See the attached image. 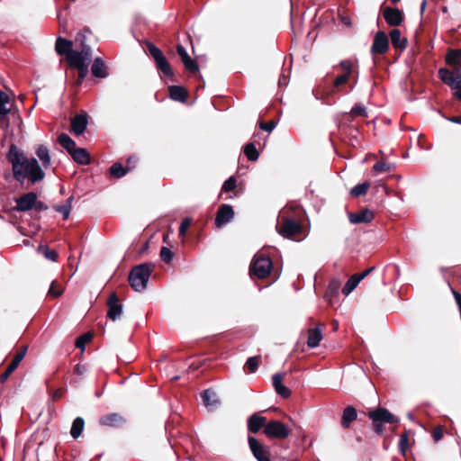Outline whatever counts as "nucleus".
Here are the masks:
<instances>
[{
  "label": "nucleus",
  "instance_id": "1",
  "mask_svg": "<svg viewBox=\"0 0 461 461\" xmlns=\"http://www.w3.org/2000/svg\"><path fill=\"white\" fill-rule=\"evenodd\" d=\"M55 50L58 55L65 57L69 69L77 71V77L72 86L76 94L86 77V49H74L72 41L59 36L55 42Z\"/></svg>",
  "mask_w": 461,
  "mask_h": 461
},
{
  "label": "nucleus",
  "instance_id": "2",
  "mask_svg": "<svg viewBox=\"0 0 461 461\" xmlns=\"http://www.w3.org/2000/svg\"><path fill=\"white\" fill-rule=\"evenodd\" d=\"M154 269L155 265L153 263H142L134 266L128 276L131 287L136 292L144 291Z\"/></svg>",
  "mask_w": 461,
  "mask_h": 461
},
{
  "label": "nucleus",
  "instance_id": "3",
  "mask_svg": "<svg viewBox=\"0 0 461 461\" xmlns=\"http://www.w3.org/2000/svg\"><path fill=\"white\" fill-rule=\"evenodd\" d=\"M341 68L343 73L333 80V87L337 92H342V87L352 80L353 83L349 85V89L345 91V94H348L354 88L357 81L358 72L355 69L353 62L349 59L341 60L339 65L335 67V68Z\"/></svg>",
  "mask_w": 461,
  "mask_h": 461
},
{
  "label": "nucleus",
  "instance_id": "4",
  "mask_svg": "<svg viewBox=\"0 0 461 461\" xmlns=\"http://www.w3.org/2000/svg\"><path fill=\"white\" fill-rule=\"evenodd\" d=\"M278 233L284 238L301 240L303 238L302 223L288 216H282L281 221L276 226Z\"/></svg>",
  "mask_w": 461,
  "mask_h": 461
},
{
  "label": "nucleus",
  "instance_id": "5",
  "mask_svg": "<svg viewBox=\"0 0 461 461\" xmlns=\"http://www.w3.org/2000/svg\"><path fill=\"white\" fill-rule=\"evenodd\" d=\"M145 46L149 55L154 59L157 69L159 70L165 77H169L172 81H174L173 68L162 50L149 41H145Z\"/></svg>",
  "mask_w": 461,
  "mask_h": 461
},
{
  "label": "nucleus",
  "instance_id": "6",
  "mask_svg": "<svg viewBox=\"0 0 461 461\" xmlns=\"http://www.w3.org/2000/svg\"><path fill=\"white\" fill-rule=\"evenodd\" d=\"M367 415L372 420L374 431L378 435H381L384 432V423L393 424L399 421V419L396 416L391 413L387 409L382 407L368 411Z\"/></svg>",
  "mask_w": 461,
  "mask_h": 461
},
{
  "label": "nucleus",
  "instance_id": "7",
  "mask_svg": "<svg viewBox=\"0 0 461 461\" xmlns=\"http://www.w3.org/2000/svg\"><path fill=\"white\" fill-rule=\"evenodd\" d=\"M75 346L80 349V352L72 359V362L77 361L73 366L72 375H77L78 378H73L71 383L77 384L82 382L83 375L86 370V365L84 363V352L86 348V332L77 338Z\"/></svg>",
  "mask_w": 461,
  "mask_h": 461
},
{
  "label": "nucleus",
  "instance_id": "8",
  "mask_svg": "<svg viewBox=\"0 0 461 461\" xmlns=\"http://www.w3.org/2000/svg\"><path fill=\"white\" fill-rule=\"evenodd\" d=\"M272 267L273 261L268 256L257 254L249 266V274L258 279H265L269 276Z\"/></svg>",
  "mask_w": 461,
  "mask_h": 461
},
{
  "label": "nucleus",
  "instance_id": "9",
  "mask_svg": "<svg viewBox=\"0 0 461 461\" xmlns=\"http://www.w3.org/2000/svg\"><path fill=\"white\" fill-rule=\"evenodd\" d=\"M438 77L452 89L456 90L455 96L461 101V70L459 68L451 71L446 68L438 69Z\"/></svg>",
  "mask_w": 461,
  "mask_h": 461
},
{
  "label": "nucleus",
  "instance_id": "10",
  "mask_svg": "<svg viewBox=\"0 0 461 461\" xmlns=\"http://www.w3.org/2000/svg\"><path fill=\"white\" fill-rule=\"evenodd\" d=\"M22 172H23V175L19 176V179H16L17 181L22 182L28 177L32 183H35L42 180L45 176L44 172L40 167L37 159L34 158L25 159V164L22 168Z\"/></svg>",
  "mask_w": 461,
  "mask_h": 461
},
{
  "label": "nucleus",
  "instance_id": "11",
  "mask_svg": "<svg viewBox=\"0 0 461 461\" xmlns=\"http://www.w3.org/2000/svg\"><path fill=\"white\" fill-rule=\"evenodd\" d=\"M263 433L269 438L283 440L290 435L291 430L282 421L271 420L268 421Z\"/></svg>",
  "mask_w": 461,
  "mask_h": 461
},
{
  "label": "nucleus",
  "instance_id": "12",
  "mask_svg": "<svg viewBox=\"0 0 461 461\" xmlns=\"http://www.w3.org/2000/svg\"><path fill=\"white\" fill-rule=\"evenodd\" d=\"M7 159L12 164L14 177L19 179V176L23 175L22 168L27 158L17 149L15 145L12 144L7 153Z\"/></svg>",
  "mask_w": 461,
  "mask_h": 461
},
{
  "label": "nucleus",
  "instance_id": "13",
  "mask_svg": "<svg viewBox=\"0 0 461 461\" xmlns=\"http://www.w3.org/2000/svg\"><path fill=\"white\" fill-rule=\"evenodd\" d=\"M248 442L250 451L258 461H271L269 447L252 436H249Z\"/></svg>",
  "mask_w": 461,
  "mask_h": 461
},
{
  "label": "nucleus",
  "instance_id": "14",
  "mask_svg": "<svg viewBox=\"0 0 461 461\" xmlns=\"http://www.w3.org/2000/svg\"><path fill=\"white\" fill-rule=\"evenodd\" d=\"M382 14L386 23L392 27H398L404 21L402 11L397 7L384 6L382 8Z\"/></svg>",
  "mask_w": 461,
  "mask_h": 461
},
{
  "label": "nucleus",
  "instance_id": "15",
  "mask_svg": "<svg viewBox=\"0 0 461 461\" xmlns=\"http://www.w3.org/2000/svg\"><path fill=\"white\" fill-rule=\"evenodd\" d=\"M235 216L233 207L230 204H221L217 210L215 216V225L217 228H221L227 223L230 222Z\"/></svg>",
  "mask_w": 461,
  "mask_h": 461
},
{
  "label": "nucleus",
  "instance_id": "16",
  "mask_svg": "<svg viewBox=\"0 0 461 461\" xmlns=\"http://www.w3.org/2000/svg\"><path fill=\"white\" fill-rule=\"evenodd\" d=\"M389 50V40L387 34L379 31L375 33L371 46V53L374 55H383Z\"/></svg>",
  "mask_w": 461,
  "mask_h": 461
},
{
  "label": "nucleus",
  "instance_id": "17",
  "mask_svg": "<svg viewBox=\"0 0 461 461\" xmlns=\"http://www.w3.org/2000/svg\"><path fill=\"white\" fill-rule=\"evenodd\" d=\"M14 103H11L10 97L5 92L0 93V121L5 122V127L9 126L7 114L11 113H18V109L14 110Z\"/></svg>",
  "mask_w": 461,
  "mask_h": 461
},
{
  "label": "nucleus",
  "instance_id": "18",
  "mask_svg": "<svg viewBox=\"0 0 461 461\" xmlns=\"http://www.w3.org/2000/svg\"><path fill=\"white\" fill-rule=\"evenodd\" d=\"M375 269V267H371L361 273L354 274L351 276L342 288V293L346 295L350 294L357 286L360 281L371 274Z\"/></svg>",
  "mask_w": 461,
  "mask_h": 461
},
{
  "label": "nucleus",
  "instance_id": "19",
  "mask_svg": "<svg viewBox=\"0 0 461 461\" xmlns=\"http://www.w3.org/2000/svg\"><path fill=\"white\" fill-rule=\"evenodd\" d=\"M176 53L180 57V59L185 66V68L191 74H196L199 71L197 62L193 59L186 52L184 46L181 44L176 45Z\"/></svg>",
  "mask_w": 461,
  "mask_h": 461
},
{
  "label": "nucleus",
  "instance_id": "20",
  "mask_svg": "<svg viewBox=\"0 0 461 461\" xmlns=\"http://www.w3.org/2000/svg\"><path fill=\"white\" fill-rule=\"evenodd\" d=\"M107 317L112 321H116L120 318L122 312V304L115 293H113L107 300Z\"/></svg>",
  "mask_w": 461,
  "mask_h": 461
},
{
  "label": "nucleus",
  "instance_id": "21",
  "mask_svg": "<svg viewBox=\"0 0 461 461\" xmlns=\"http://www.w3.org/2000/svg\"><path fill=\"white\" fill-rule=\"evenodd\" d=\"M86 130V112L81 111L70 120V132L79 136Z\"/></svg>",
  "mask_w": 461,
  "mask_h": 461
},
{
  "label": "nucleus",
  "instance_id": "22",
  "mask_svg": "<svg viewBox=\"0 0 461 461\" xmlns=\"http://www.w3.org/2000/svg\"><path fill=\"white\" fill-rule=\"evenodd\" d=\"M37 194L34 192H29L16 199V211L27 212L33 208L36 203Z\"/></svg>",
  "mask_w": 461,
  "mask_h": 461
},
{
  "label": "nucleus",
  "instance_id": "23",
  "mask_svg": "<svg viewBox=\"0 0 461 461\" xmlns=\"http://www.w3.org/2000/svg\"><path fill=\"white\" fill-rule=\"evenodd\" d=\"M267 423L268 421L266 417L254 413L248 419V430L250 433L257 434L260 429H263L264 430Z\"/></svg>",
  "mask_w": 461,
  "mask_h": 461
},
{
  "label": "nucleus",
  "instance_id": "24",
  "mask_svg": "<svg viewBox=\"0 0 461 461\" xmlns=\"http://www.w3.org/2000/svg\"><path fill=\"white\" fill-rule=\"evenodd\" d=\"M375 218L374 212L369 209H362L357 212H349L348 219L352 224L369 223Z\"/></svg>",
  "mask_w": 461,
  "mask_h": 461
},
{
  "label": "nucleus",
  "instance_id": "25",
  "mask_svg": "<svg viewBox=\"0 0 461 461\" xmlns=\"http://www.w3.org/2000/svg\"><path fill=\"white\" fill-rule=\"evenodd\" d=\"M126 422V418L117 412L108 413L100 418V424L104 426L120 428Z\"/></svg>",
  "mask_w": 461,
  "mask_h": 461
},
{
  "label": "nucleus",
  "instance_id": "26",
  "mask_svg": "<svg viewBox=\"0 0 461 461\" xmlns=\"http://www.w3.org/2000/svg\"><path fill=\"white\" fill-rule=\"evenodd\" d=\"M91 73L96 78H105L108 77V66L102 58H95L91 65Z\"/></svg>",
  "mask_w": 461,
  "mask_h": 461
},
{
  "label": "nucleus",
  "instance_id": "27",
  "mask_svg": "<svg viewBox=\"0 0 461 461\" xmlns=\"http://www.w3.org/2000/svg\"><path fill=\"white\" fill-rule=\"evenodd\" d=\"M389 35L392 45L395 50L402 51L403 50L406 49L408 41L406 38H402V33L400 30L394 28L390 32Z\"/></svg>",
  "mask_w": 461,
  "mask_h": 461
},
{
  "label": "nucleus",
  "instance_id": "28",
  "mask_svg": "<svg viewBox=\"0 0 461 461\" xmlns=\"http://www.w3.org/2000/svg\"><path fill=\"white\" fill-rule=\"evenodd\" d=\"M169 97L177 102L185 103L188 98L187 90L181 86H168Z\"/></svg>",
  "mask_w": 461,
  "mask_h": 461
},
{
  "label": "nucleus",
  "instance_id": "29",
  "mask_svg": "<svg viewBox=\"0 0 461 461\" xmlns=\"http://www.w3.org/2000/svg\"><path fill=\"white\" fill-rule=\"evenodd\" d=\"M357 418V412L355 407L348 406L344 409L340 420V425L344 429H348L350 424Z\"/></svg>",
  "mask_w": 461,
  "mask_h": 461
},
{
  "label": "nucleus",
  "instance_id": "30",
  "mask_svg": "<svg viewBox=\"0 0 461 461\" xmlns=\"http://www.w3.org/2000/svg\"><path fill=\"white\" fill-rule=\"evenodd\" d=\"M201 396L203 404L211 410H213L220 404L216 393L211 389L204 390Z\"/></svg>",
  "mask_w": 461,
  "mask_h": 461
},
{
  "label": "nucleus",
  "instance_id": "31",
  "mask_svg": "<svg viewBox=\"0 0 461 461\" xmlns=\"http://www.w3.org/2000/svg\"><path fill=\"white\" fill-rule=\"evenodd\" d=\"M322 339V331L319 327L308 330L307 345L309 348L319 346Z\"/></svg>",
  "mask_w": 461,
  "mask_h": 461
},
{
  "label": "nucleus",
  "instance_id": "32",
  "mask_svg": "<svg viewBox=\"0 0 461 461\" xmlns=\"http://www.w3.org/2000/svg\"><path fill=\"white\" fill-rule=\"evenodd\" d=\"M446 63L450 66H456V68H461V50L449 49L446 55Z\"/></svg>",
  "mask_w": 461,
  "mask_h": 461
},
{
  "label": "nucleus",
  "instance_id": "33",
  "mask_svg": "<svg viewBox=\"0 0 461 461\" xmlns=\"http://www.w3.org/2000/svg\"><path fill=\"white\" fill-rule=\"evenodd\" d=\"M27 350H28L27 345H23V346L19 347L17 348L16 353L14 354L13 360L11 361V363L8 366L11 368H13L14 370H15L18 367V366L20 365V363L22 362V360L24 358V357L27 353Z\"/></svg>",
  "mask_w": 461,
  "mask_h": 461
},
{
  "label": "nucleus",
  "instance_id": "34",
  "mask_svg": "<svg viewBox=\"0 0 461 461\" xmlns=\"http://www.w3.org/2000/svg\"><path fill=\"white\" fill-rule=\"evenodd\" d=\"M85 427V420L81 417L74 420L70 429V435L73 438H77L83 432Z\"/></svg>",
  "mask_w": 461,
  "mask_h": 461
},
{
  "label": "nucleus",
  "instance_id": "35",
  "mask_svg": "<svg viewBox=\"0 0 461 461\" xmlns=\"http://www.w3.org/2000/svg\"><path fill=\"white\" fill-rule=\"evenodd\" d=\"M59 144L66 149L68 152H71L76 148V142L66 133H60L58 137Z\"/></svg>",
  "mask_w": 461,
  "mask_h": 461
},
{
  "label": "nucleus",
  "instance_id": "36",
  "mask_svg": "<svg viewBox=\"0 0 461 461\" xmlns=\"http://www.w3.org/2000/svg\"><path fill=\"white\" fill-rule=\"evenodd\" d=\"M261 363V356L250 357L247 359L244 368L248 370L249 373H255L259 365Z\"/></svg>",
  "mask_w": 461,
  "mask_h": 461
},
{
  "label": "nucleus",
  "instance_id": "37",
  "mask_svg": "<svg viewBox=\"0 0 461 461\" xmlns=\"http://www.w3.org/2000/svg\"><path fill=\"white\" fill-rule=\"evenodd\" d=\"M244 154L249 161H256L259 157V153L253 142L245 145Z\"/></svg>",
  "mask_w": 461,
  "mask_h": 461
},
{
  "label": "nucleus",
  "instance_id": "38",
  "mask_svg": "<svg viewBox=\"0 0 461 461\" xmlns=\"http://www.w3.org/2000/svg\"><path fill=\"white\" fill-rule=\"evenodd\" d=\"M36 154L39 157V158L41 160L43 167L46 168L49 167V166L50 164V157L49 154V149L45 146L41 145L38 147V149L36 150Z\"/></svg>",
  "mask_w": 461,
  "mask_h": 461
},
{
  "label": "nucleus",
  "instance_id": "39",
  "mask_svg": "<svg viewBox=\"0 0 461 461\" xmlns=\"http://www.w3.org/2000/svg\"><path fill=\"white\" fill-rule=\"evenodd\" d=\"M109 172H110L111 176L114 178H121L128 173L125 167H123L119 162L113 163L111 166Z\"/></svg>",
  "mask_w": 461,
  "mask_h": 461
},
{
  "label": "nucleus",
  "instance_id": "40",
  "mask_svg": "<svg viewBox=\"0 0 461 461\" xmlns=\"http://www.w3.org/2000/svg\"><path fill=\"white\" fill-rule=\"evenodd\" d=\"M370 187L369 182L366 181L358 184L350 190V195L353 197H359L365 195Z\"/></svg>",
  "mask_w": 461,
  "mask_h": 461
},
{
  "label": "nucleus",
  "instance_id": "41",
  "mask_svg": "<svg viewBox=\"0 0 461 461\" xmlns=\"http://www.w3.org/2000/svg\"><path fill=\"white\" fill-rule=\"evenodd\" d=\"M86 29L84 28L80 32H77V36L75 37V40L72 41L74 43V49H86Z\"/></svg>",
  "mask_w": 461,
  "mask_h": 461
},
{
  "label": "nucleus",
  "instance_id": "42",
  "mask_svg": "<svg viewBox=\"0 0 461 461\" xmlns=\"http://www.w3.org/2000/svg\"><path fill=\"white\" fill-rule=\"evenodd\" d=\"M69 154L72 156L73 159L80 164H86V149L79 148L74 149L71 150Z\"/></svg>",
  "mask_w": 461,
  "mask_h": 461
},
{
  "label": "nucleus",
  "instance_id": "43",
  "mask_svg": "<svg viewBox=\"0 0 461 461\" xmlns=\"http://www.w3.org/2000/svg\"><path fill=\"white\" fill-rule=\"evenodd\" d=\"M398 446H399V450H400L401 454L403 456H405L407 450L410 447L409 435H408V431L406 429L401 434Z\"/></svg>",
  "mask_w": 461,
  "mask_h": 461
},
{
  "label": "nucleus",
  "instance_id": "44",
  "mask_svg": "<svg viewBox=\"0 0 461 461\" xmlns=\"http://www.w3.org/2000/svg\"><path fill=\"white\" fill-rule=\"evenodd\" d=\"M38 250L41 252L47 259L51 261H56L59 257L58 253L50 249L48 246L41 245Z\"/></svg>",
  "mask_w": 461,
  "mask_h": 461
},
{
  "label": "nucleus",
  "instance_id": "45",
  "mask_svg": "<svg viewBox=\"0 0 461 461\" xmlns=\"http://www.w3.org/2000/svg\"><path fill=\"white\" fill-rule=\"evenodd\" d=\"M70 199L71 198H69L68 200V202L66 203H64V204L54 206L55 211L60 212L63 215V219L64 220H67L68 218V216H69V213H70L71 206L68 203Z\"/></svg>",
  "mask_w": 461,
  "mask_h": 461
},
{
  "label": "nucleus",
  "instance_id": "46",
  "mask_svg": "<svg viewBox=\"0 0 461 461\" xmlns=\"http://www.w3.org/2000/svg\"><path fill=\"white\" fill-rule=\"evenodd\" d=\"M237 179L235 176L229 177L222 185L221 191L231 192L236 188Z\"/></svg>",
  "mask_w": 461,
  "mask_h": 461
},
{
  "label": "nucleus",
  "instance_id": "47",
  "mask_svg": "<svg viewBox=\"0 0 461 461\" xmlns=\"http://www.w3.org/2000/svg\"><path fill=\"white\" fill-rule=\"evenodd\" d=\"M352 113V115L361 116L364 118L367 117V112L366 107L361 104H357L350 111Z\"/></svg>",
  "mask_w": 461,
  "mask_h": 461
},
{
  "label": "nucleus",
  "instance_id": "48",
  "mask_svg": "<svg viewBox=\"0 0 461 461\" xmlns=\"http://www.w3.org/2000/svg\"><path fill=\"white\" fill-rule=\"evenodd\" d=\"M62 293L63 290L61 286L56 281H53L50 285L48 294L52 297H59L62 294Z\"/></svg>",
  "mask_w": 461,
  "mask_h": 461
},
{
  "label": "nucleus",
  "instance_id": "49",
  "mask_svg": "<svg viewBox=\"0 0 461 461\" xmlns=\"http://www.w3.org/2000/svg\"><path fill=\"white\" fill-rule=\"evenodd\" d=\"M393 167L390 164H387L383 161H377L374 166L373 169L375 172L381 173V172H389L391 171Z\"/></svg>",
  "mask_w": 461,
  "mask_h": 461
},
{
  "label": "nucleus",
  "instance_id": "50",
  "mask_svg": "<svg viewBox=\"0 0 461 461\" xmlns=\"http://www.w3.org/2000/svg\"><path fill=\"white\" fill-rule=\"evenodd\" d=\"M159 255H160V258H162V260L167 264L170 263L173 259V253L167 247L161 248Z\"/></svg>",
  "mask_w": 461,
  "mask_h": 461
},
{
  "label": "nucleus",
  "instance_id": "51",
  "mask_svg": "<svg viewBox=\"0 0 461 461\" xmlns=\"http://www.w3.org/2000/svg\"><path fill=\"white\" fill-rule=\"evenodd\" d=\"M138 161H139L138 156L131 155L126 160L125 168L127 169V171L130 172V171L133 170L136 167Z\"/></svg>",
  "mask_w": 461,
  "mask_h": 461
},
{
  "label": "nucleus",
  "instance_id": "52",
  "mask_svg": "<svg viewBox=\"0 0 461 461\" xmlns=\"http://www.w3.org/2000/svg\"><path fill=\"white\" fill-rule=\"evenodd\" d=\"M191 225V219L189 218H185L182 221H181V224L179 226V236L181 237H185V233H186V230L187 229L190 227Z\"/></svg>",
  "mask_w": 461,
  "mask_h": 461
},
{
  "label": "nucleus",
  "instance_id": "53",
  "mask_svg": "<svg viewBox=\"0 0 461 461\" xmlns=\"http://www.w3.org/2000/svg\"><path fill=\"white\" fill-rule=\"evenodd\" d=\"M431 436L435 442L439 441L444 436V429L442 426H438L432 430Z\"/></svg>",
  "mask_w": 461,
  "mask_h": 461
},
{
  "label": "nucleus",
  "instance_id": "54",
  "mask_svg": "<svg viewBox=\"0 0 461 461\" xmlns=\"http://www.w3.org/2000/svg\"><path fill=\"white\" fill-rule=\"evenodd\" d=\"M283 378L284 375L281 373L275 374L272 377L273 386L275 388V391H276L278 388L283 385Z\"/></svg>",
  "mask_w": 461,
  "mask_h": 461
},
{
  "label": "nucleus",
  "instance_id": "55",
  "mask_svg": "<svg viewBox=\"0 0 461 461\" xmlns=\"http://www.w3.org/2000/svg\"><path fill=\"white\" fill-rule=\"evenodd\" d=\"M66 389L64 387L59 388L57 390L51 391L50 389V393L51 395L52 401H59L65 394Z\"/></svg>",
  "mask_w": 461,
  "mask_h": 461
},
{
  "label": "nucleus",
  "instance_id": "56",
  "mask_svg": "<svg viewBox=\"0 0 461 461\" xmlns=\"http://www.w3.org/2000/svg\"><path fill=\"white\" fill-rule=\"evenodd\" d=\"M14 369L11 368L9 366L5 367V370L0 372V384H4L9 376L14 373Z\"/></svg>",
  "mask_w": 461,
  "mask_h": 461
},
{
  "label": "nucleus",
  "instance_id": "57",
  "mask_svg": "<svg viewBox=\"0 0 461 461\" xmlns=\"http://www.w3.org/2000/svg\"><path fill=\"white\" fill-rule=\"evenodd\" d=\"M276 393L278 395H280L282 398H284V399L289 398L291 396V393H292L291 390L288 387L285 386L284 384L281 385V387L278 388L276 391Z\"/></svg>",
  "mask_w": 461,
  "mask_h": 461
},
{
  "label": "nucleus",
  "instance_id": "58",
  "mask_svg": "<svg viewBox=\"0 0 461 461\" xmlns=\"http://www.w3.org/2000/svg\"><path fill=\"white\" fill-rule=\"evenodd\" d=\"M259 127L261 130H264L266 131H271L276 127V122L274 121L260 122Z\"/></svg>",
  "mask_w": 461,
  "mask_h": 461
},
{
  "label": "nucleus",
  "instance_id": "59",
  "mask_svg": "<svg viewBox=\"0 0 461 461\" xmlns=\"http://www.w3.org/2000/svg\"><path fill=\"white\" fill-rule=\"evenodd\" d=\"M452 293H453V295L455 297L456 303L457 304L459 312L461 314V294L458 293L457 291L454 290V289L452 290Z\"/></svg>",
  "mask_w": 461,
  "mask_h": 461
},
{
  "label": "nucleus",
  "instance_id": "60",
  "mask_svg": "<svg viewBox=\"0 0 461 461\" xmlns=\"http://www.w3.org/2000/svg\"><path fill=\"white\" fill-rule=\"evenodd\" d=\"M33 208H35V210H37V211H45L48 209V206L43 202L38 201L36 199V203L33 206Z\"/></svg>",
  "mask_w": 461,
  "mask_h": 461
},
{
  "label": "nucleus",
  "instance_id": "61",
  "mask_svg": "<svg viewBox=\"0 0 461 461\" xmlns=\"http://www.w3.org/2000/svg\"><path fill=\"white\" fill-rule=\"evenodd\" d=\"M355 117H356V116H355V115H352V113H351V112H349L348 113H346V114L343 116V119H342V120H343V122H344V123H348H348H350V122H353V120H354V118H355Z\"/></svg>",
  "mask_w": 461,
  "mask_h": 461
},
{
  "label": "nucleus",
  "instance_id": "62",
  "mask_svg": "<svg viewBox=\"0 0 461 461\" xmlns=\"http://www.w3.org/2000/svg\"><path fill=\"white\" fill-rule=\"evenodd\" d=\"M340 22L344 25H346L348 27H351L352 26L351 19L348 16H341L340 17Z\"/></svg>",
  "mask_w": 461,
  "mask_h": 461
},
{
  "label": "nucleus",
  "instance_id": "63",
  "mask_svg": "<svg viewBox=\"0 0 461 461\" xmlns=\"http://www.w3.org/2000/svg\"><path fill=\"white\" fill-rule=\"evenodd\" d=\"M447 119L452 122L461 124V115L460 116H451V117H447Z\"/></svg>",
  "mask_w": 461,
  "mask_h": 461
},
{
  "label": "nucleus",
  "instance_id": "64",
  "mask_svg": "<svg viewBox=\"0 0 461 461\" xmlns=\"http://www.w3.org/2000/svg\"><path fill=\"white\" fill-rule=\"evenodd\" d=\"M427 5V0H423L420 5V14H423Z\"/></svg>",
  "mask_w": 461,
  "mask_h": 461
}]
</instances>
